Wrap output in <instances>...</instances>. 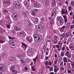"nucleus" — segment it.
<instances>
[{
	"label": "nucleus",
	"mask_w": 74,
	"mask_h": 74,
	"mask_svg": "<svg viewBox=\"0 0 74 74\" xmlns=\"http://www.w3.org/2000/svg\"><path fill=\"white\" fill-rule=\"evenodd\" d=\"M13 7L14 8H21L22 5L18 1L14 2L13 4Z\"/></svg>",
	"instance_id": "1"
},
{
	"label": "nucleus",
	"mask_w": 74,
	"mask_h": 74,
	"mask_svg": "<svg viewBox=\"0 0 74 74\" xmlns=\"http://www.w3.org/2000/svg\"><path fill=\"white\" fill-rule=\"evenodd\" d=\"M36 27L37 30L39 32H44L45 30V28H44V25H38L36 26Z\"/></svg>",
	"instance_id": "2"
},
{
	"label": "nucleus",
	"mask_w": 74,
	"mask_h": 74,
	"mask_svg": "<svg viewBox=\"0 0 74 74\" xmlns=\"http://www.w3.org/2000/svg\"><path fill=\"white\" fill-rule=\"evenodd\" d=\"M34 38L35 41H38V42H41L42 40V36H39L38 34H35L34 35Z\"/></svg>",
	"instance_id": "3"
},
{
	"label": "nucleus",
	"mask_w": 74,
	"mask_h": 74,
	"mask_svg": "<svg viewBox=\"0 0 74 74\" xmlns=\"http://www.w3.org/2000/svg\"><path fill=\"white\" fill-rule=\"evenodd\" d=\"M7 68L5 64L0 65V70L1 71H5L7 70Z\"/></svg>",
	"instance_id": "4"
},
{
	"label": "nucleus",
	"mask_w": 74,
	"mask_h": 74,
	"mask_svg": "<svg viewBox=\"0 0 74 74\" xmlns=\"http://www.w3.org/2000/svg\"><path fill=\"white\" fill-rule=\"evenodd\" d=\"M57 19L58 21H59L60 24V25H63L64 23V19L61 17V16H60L57 17Z\"/></svg>",
	"instance_id": "5"
},
{
	"label": "nucleus",
	"mask_w": 74,
	"mask_h": 74,
	"mask_svg": "<svg viewBox=\"0 0 74 74\" xmlns=\"http://www.w3.org/2000/svg\"><path fill=\"white\" fill-rule=\"evenodd\" d=\"M12 18L15 21L18 20V15L15 13H14L12 14Z\"/></svg>",
	"instance_id": "6"
},
{
	"label": "nucleus",
	"mask_w": 74,
	"mask_h": 74,
	"mask_svg": "<svg viewBox=\"0 0 74 74\" xmlns=\"http://www.w3.org/2000/svg\"><path fill=\"white\" fill-rule=\"evenodd\" d=\"M34 6L36 8H38L40 6V5L38 2L37 1L34 2Z\"/></svg>",
	"instance_id": "7"
},
{
	"label": "nucleus",
	"mask_w": 74,
	"mask_h": 74,
	"mask_svg": "<svg viewBox=\"0 0 74 74\" xmlns=\"http://www.w3.org/2000/svg\"><path fill=\"white\" fill-rule=\"evenodd\" d=\"M62 14H64V15L67 14L68 13L67 10H65L64 9H62Z\"/></svg>",
	"instance_id": "8"
},
{
	"label": "nucleus",
	"mask_w": 74,
	"mask_h": 74,
	"mask_svg": "<svg viewBox=\"0 0 74 74\" xmlns=\"http://www.w3.org/2000/svg\"><path fill=\"white\" fill-rule=\"evenodd\" d=\"M64 20L65 23H66L67 21V16L65 15H64L63 16Z\"/></svg>",
	"instance_id": "9"
},
{
	"label": "nucleus",
	"mask_w": 74,
	"mask_h": 74,
	"mask_svg": "<svg viewBox=\"0 0 74 74\" xmlns=\"http://www.w3.org/2000/svg\"><path fill=\"white\" fill-rule=\"evenodd\" d=\"M4 3H5V4H8L9 5H10L11 3H10V1H3Z\"/></svg>",
	"instance_id": "10"
},
{
	"label": "nucleus",
	"mask_w": 74,
	"mask_h": 74,
	"mask_svg": "<svg viewBox=\"0 0 74 74\" xmlns=\"http://www.w3.org/2000/svg\"><path fill=\"white\" fill-rule=\"evenodd\" d=\"M52 18H53V17L52 16H51V17H49V19H50V23L51 24H52L53 23V19H52Z\"/></svg>",
	"instance_id": "11"
},
{
	"label": "nucleus",
	"mask_w": 74,
	"mask_h": 74,
	"mask_svg": "<svg viewBox=\"0 0 74 74\" xmlns=\"http://www.w3.org/2000/svg\"><path fill=\"white\" fill-rule=\"evenodd\" d=\"M19 34L20 35L22 34V35H23V36H26V34L24 33V32L23 31L20 32L19 33Z\"/></svg>",
	"instance_id": "12"
},
{
	"label": "nucleus",
	"mask_w": 74,
	"mask_h": 74,
	"mask_svg": "<svg viewBox=\"0 0 74 74\" xmlns=\"http://www.w3.org/2000/svg\"><path fill=\"white\" fill-rule=\"evenodd\" d=\"M26 39L29 42H31L33 41V39L32 38L31 39H29L28 36L26 37Z\"/></svg>",
	"instance_id": "13"
},
{
	"label": "nucleus",
	"mask_w": 74,
	"mask_h": 74,
	"mask_svg": "<svg viewBox=\"0 0 74 74\" xmlns=\"http://www.w3.org/2000/svg\"><path fill=\"white\" fill-rule=\"evenodd\" d=\"M32 71H36V69L35 66V65H33L31 67Z\"/></svg>",
	"instance_id": "14"
},
{
	"label": "nucleus",
	"mask_w": 74,
	"mask_h": 74,
	"mask_svg": "<svg viewBox=\"0 0 74 74\" xmlns=\"http://www.w3.org/2000/svg\"><path fill=\"white\" fill-rule=\"evenodd\" d=\"M15 59V58L14 57H9V60L11 62L14 61Z\"/></svg>",
	"instance_id": "15"
},
{
	"label": "nucleus",
	"mask_w": 74,
	"mask_h": 74,
	"mask_svg": "<svg viewBox=\"0 0 74 74\" xmlns=\"http://www.w3.org/2000/svg\"><path fill=\"white\" fill-rule=\"evenodd\" d=\"M10 45L11 47L12 48H15L16 47L15 45V44H14V43L10 44Z\"/></svg>",
	"instance_id": "16"
},
{
	"label": "nucleus",
	"mask_w": 74,
	"mask_h": 74,
	"mask_svg": "<svg viewBox=\"0 0 74 74\" xmlns=\"http://www.w3.org/2000/svg\"><path fill=\"white\" fill-rule=\"evenodd\" d=\"M14 29L17 31H20V30H21V29H20L18 27L16 26H15V27L14 28Z\"/></svg>",
	"instance_id": "17"
},
{
	"label": "nucleus",
	"mask_w": 74,
	"mask_h": 74,
	"mask_svg": "<svg viewBox=\"0 0 74 74\" xmlns=\"http://www.w3.org/2000/svg\"><path fill=\"white\" fill-rule=\"evenodd\" d=\"M66 38H68L70 35V32H68L67 33H66Z\"/></svg>",
	"instance_id": "18"
},
{
	"label": "nucleus",
	"mask_w": 74,
	"mask_h": 74,
	"mask_svg": "<svg viewBox=\"0 0 74 74\" xmlns=\"http://www.w3.org/2000/svg\"><path fill=\"white\" fill-rule=\"evenodd\" d=\"M61 36H62V37L63 38H64L66 37V34L63 33L61 35Z\"/></svg>",
	"instance_id": "19"
},
{
	"label": "nucleus",
	"mask_w": 74,
	"mask_h": 74,
	"mask_svg": "<svg viewBox=\"0 0 74 74\" xmlns=\"http://www.w3.org/2000/svg\"><path fill=\"white\" fill-rule=\"evenodd\" d=\"M12 74H16L17 73V71H16V70H15V69L12 71Z\"/></svg>",
	"instance_id": "20"
},
{
	"label": "nucleus",
	"mask_w": 74,
	"mask_h": 74,
	"mask_svg": "<svg viewBox=\"0 0 74 74\" xmlns=\"http://www.w3.org/2000/svg\"><path fill=\"white\" fill-rule=\"evenodd\" d=\"M58 44L60 45H62V44H63V41L60 40Z\"/></svg>",
	"instance_id": "21"
},
{
	"label": "nucleus",
	"mask_w": 74,
	"mask_h": 74,
	"mask_svg": "<svg viewBox=\"0 0 74 74\" xmlns=\"http://www.w3.org/2000/svg\"><path fill=\"white\" fill-rule=\"evenodd\" d=\"M21 44H22V45H23V46H24L25 48H27V45L25 44L23 42H21Z\"/></svg>",
	"instance_id": "22"
},
{
	"label": "nucleus",
	"mask_w": 74,
	"mask_h": 74,
	"mask_svg": "<svg viewBox=\"0 0 74 74\" xmlns=\"http://www.w3.org/2000/svg\"><path fill=\"white\" fill-rule=\"evenodd\" d=\"M14 40H10V45L12 44H14Z\"/></svg>",
	"instance_id": "23"
},
{
	"label": "nucleus",
	"mask_w": 74,
	"mask_h": 74,
	"mask_svg": "<svg viewBox=\"0 0 74 74\" xmlns=\"http://www.w3.org/2000/svg\"><path fill=\"white\" fill-rule=\"evenodd\" d=\"M52 4L53 5H55L56 4V1L55 0H53L52 1Z\"/></svg>",
	"instance_id": "24"
},
{
	"label": "nucleus",
	"mask_w": 74,
	"mask_h": 74,
	"mask_svg": "<svg viewBox=\"0 0 74 74\" xmlns=\"http://www.w3.org/2000/svg\"><path fill=\"white\" fill-rule=\"evenodd\" d=\"M15 66H11L10 69L11 70H12V71L13 70H15Z\"/></svg>",
	"instance_id": "25"
},
{
	"label": "nucleus",
	"mask_w": 74,
	"mask_h": 74,
	"mask_svg": "<svg viewBox=\"0 0 74 74\" xmlns=\"http://www.w3.org/2000/svg\"><path fill=\"white\" fill-rule=\"evenodd\" d=\"M63 61L64 62H65V63H66L67 62V58L66 57H64V59H63Z\"/></svg>",
	"instance_id": "26"
},
{
	"label": "nucleus",
	"mask_w": 74,
	"mask_h": 74,
	"mask_svg": "<svg viewBox=\"0 0 74 74\" xmlns=\"http://www.w3.org/2000/svg\"><path fill=\"white\" fill-rule=\"evenodd\" d=\"M70 4L71 6H73L74 5V1H71Z\"/></svg>",
	"instance_id": "27"
},
{
	"label": "nucleus",
	"mask_w": 74,
	"mask_h": 74,
	"mask_svg": "<svg viewBox=\"0 0 74 74\" xmlns=\"http://www.w3.org/2000/svg\"><path fill=\"white\" fill-rule=\"evenodd\" d=\"M8 12V10H7V9H4L3 10V12L4 13H7Z\"/></svg>",
	"instance_id": "28"
},
{
	"label": "nucleus",
	"mask_w": 74,
	"mask_h": 74,
	"mask_svg": "<svg viewBox=\"0 0 74 74\" xmlns=\"http://www.w3.org/2000/svg\"><path fill=\"white\" fill-rule=\"evenodd\" d=\"M8 37L10 40L11 39H15V37H11L9 36Z\"/></svg>",
	"instance_id": "29"
},
{
	"label": "nucleus",
	"mask_w": 74,
	"mask_h": 74,
	"mask_svg": "<svg viewBox=\"0 0 74 74\" xmlns=\"http://www.w3.org/2000/svg\"><path fill=\"white\" fill-rule=\"evenodd\" d=\"M45 4L47 7H48V6H49V2H46L45 3Z\"/></svg>",
	"instance_id": "30"
},
{
	"label": "nucleus",
	"mask_w": 74,
	"mask_h": 74,
	"mask_svg": "<svg viewBox=\"0 0 74 74\" xmlns=\"http://www.w3.org/2000/svg\"><path fill=\"white\" fill-rule=\"evenodd\" d=\"M22 15L23 16H26V14L25 12H23L22 13Z\"/></svg>",
	"instance_id": "31"
},
{
	"label": "nucleus",
	"mask_w": 74,
	"mask_h": 74,
	"mask_svg": "<svg viewBox=\"0 0 74 74\" xmlns=\"http://www.w3.org/2000/svg\"><path fill=\"white\" fill-rule=\"evenodd\" d=\"M53 42L54 44H56L58 42V40L56 39L54 40L53 41Z\"/></svg>",
	"instance_id": "32"
},
{
	"label": "nucleus",
	"mask_w": 74,
	"mask_h": 74,
	"mask_svg": "<svg viewBox=\"0 0 74 74\" xmlns=\"http://www.w3.org/2000/svg\"><path fill=\"white\" fill-rule=\"evenodd\" d=\"M5 42V41L4 40H2L1 39L0 40V43L1 44H2Z\"/></svg>",
	"instance_id": "33"
},
{
	"label": "nucleus",
	"mask_w": 74,
	"mask_h": 74,
	"mask_svg": "<svg viewBox=\"0 0 74 74\" xmlns=\"http://www.w3.org/2000/svg\"><path fill=\"white\" fill-rule=\"evenodd\" d=\"M71 66H74V62L73 61H71Z\"/></svg>",
	"instance_id": "34"
},
{
	"label": "nucleus",
	"mask_w": 74,
	"mask_h": 74,
	"mask_svg": "<svg viewBox=\"0 0 74 74\" xmlns=\"http://www.w3.org/2000/svg\"><path fill=\"white\" fill-rule=\"evenodd\" d=\"M32 26V23H29V24L27 25V27H30Z\"/></svg>",
	"instance_id": "35"
},
{
	"label": "nucleus",
	"mask_w": 74,
	"mask_h": 74,
	"mask_svg": "<svg viewBox=\"0 0 74 74\" xmlns=\"http://www.w3.org/2000/svg\"><path fill=\"white\" fill-rule=\"evenodd\" d=\"M70 23H68L67 24V26L66 27V28L67 29H69V28H70Z\"/></svg>",
	"instance_id": "36"
},
{
	"label": "nucleus",
	"mask_w": 74,
	"mask_h": 74,
	"mask_svg": "<svg viewBox=\"0 0 74 74\" xmlns=\"http://www.w3.org/2000/svg\"><path fill=\"white\" fill-rule=\"evenodd\" d=\"M36 21H34V23H36V24L38 22V18H36Z\"/></svg>",
	"instance_id": "37"
},
{
	"label": "nucleus",
	"mask_w": 74,
	"mask_h": 74,
	"mask_svg": "<svg viewBox=\"0 0 74 74\" xmlns=\"http://www.w3.org/2000/svg\"><path fill=\"white\" fill-rule=\"evenodd\" d=\"M72 10V8L70 6H69V11H71Z\"/></svg>",
	"instance_id": "38"
},
{
	"label": "nucleus",
	"mask_w": 74,
	"mask_h": 74,
	"mask_svg": "<svg viewBox=\"0 0 74 74\" xmlns=\"http://www.w3.org/2000/svg\"><path fill=\"white\" fill-rule=\"evenodd\" d=\"M64 55V51L63 53H61V56H63Z\"/></svg>",
	"instance_id": "39"
},
{
	"label": "nucleus",
	"mask_w": 74,
	"mask_h": 74,
	"mask_svg": "<svg viewBox=\"0 0 74 74\" xmlns=\"http://www.w3.org/2000/svg\"><path fill=\"white\" fill-rule=\"evenodd\" d=\"M3 38L4 37L1 35H0V40H3Z\"/></svg>",
	"instance_id": "40"
},
{
	"label": "nucleus",
	"mask_w": 74,
	"mask_h": 74,
	"mask_svg": "<svg viewBox=\"0 0 74 74\" xmlns=\"http://www.w3.org/2000/svg\"><path fill=\"white\" fill-rule=\"evenodd\" d=\"M16 57L18 58H19V59H21V55H17Z\"/></svg>",
	"instance_id": "41"
},
{
	"label": "nucleus",
	"mask_w": 74,
	"mask_h": 74,
	"mask_svg": "<svg viewBox=\"0 0 74 74\" xmlns=\"http://www.w3.org/2000/svg\"><path fill=\"white\" fill-rule=\"evenodd\" d=\"M41 22H44V19L43 18H41Z\"/></svg>",
	"instance_id": "42"
},
{
	"label": "nucleus",
	"mask_w": 74,
	"mask_h": 74,
	"mask_svg": "<svg viewBox=\"0 0 74 74\" xmlns=\"http://www.w3.org/2000/svg\"><path fill=\"white\" fill-rule=\"evenodd\" d=\"M74 25H71V29H73V28H74Z\"/></svg>",
	"instance_id": "43"
},
{
	"label": "nucleus",
	"mask_w": 74,
	"mask_h": 74,
	"mask_svg": "<svg viewBox=\"0 0 74 74\" xmlns=\"http://www.w3.org/2000/svg\"><path fill=\"white\" fill-rule=\"evenodd\" d=\"M32 15H33V16H36V13H35L34 12H32Z\"/></svg>",
	"instance_id": "44"
},
{
	"label": "nucleus",
	"mask_w": 74,
	"mask_h": 74,
	"mask_svg": "<svg viewBox=\"0 0 74 74\" xmlns=\"http://www.w3.org/2000/svg\"><path fill=\"white\" fill-rule=\"evenodd\" d=\"M43 49H44V52H45V50H46V47L45 46H44Z\"/></svg>",
	"instance_id": "45"
},
{
	"label": "nucleus",
	"mask_w": 74,
	"mask_h": 74,
	"mask_svg": "<svg viewBox=\"0 0 74 74\" xmlns=\"http://www.w3.org/2000/svg\"><path fill=\"white\" fill-rule=\"evenodd\" d=\"M57 10H58V9L56 8H54L53 11H57Z\"/></svg>",
	"instance_id": "46"
},
{
	"label": "nucleus",
	"mask_w": 74,
	"mask_h": 74,
	"mask_svg": "<svg viewBox=\"0 0 74 74\" xmlns=\"http://www.w3.org/2000/svg\"><path fill=\"white\" fill-rule=\"evenodd\" d=\"M33 11H34V12H38V10H37V9H35L33 10Z\"/></svg>",
	"instance_id": "47"
},
{
	"label": "nucleus",
	"mask_w": 74,
	"mask_h": 74,
	"mask_svg": "<svg viewBox=\"0 0 74 74\" xmlns=\"http://www.w3.org/2000/svg\"><path fill=\"white\" fill-rule=\"evenodd\" d=\"M58 36H54V39L55 40H57L58 39Z\"/></svg>",
	"instance_id": "48"
},
{
	"label": "nucleus",
	"mask_w": 74,
	"mask_h": 74,
	"mask_svg": "<svg viewBox=\"0 0 74 74\" xmlns=\"http://www.w3.org/2000/svg\"><path fill=\"white\" fill-rule=\"evenodd\" d=\"M70 54V53L69 52V51H67L66 52V55H68L69 54Z\"/></svg>",
	"instance_id": "49"
},
{
	"label": "nucleus",
	"mask_w": 74,
	"mask_h": 74,
	"mask_svg": "<svg viewBox=\"0 0 74 74\" xmlns=\"http://www.w3.org/2000/svg\"><path fill=\"white\" fill-rule=\"evenodd\" d=\"M44 1L45 3L49 2V1L48 0H44Z\"/></svg>",
	"instance_id": "50"
},
{
	"label": "nucleus",
	"mask_w": 74,
	"mask_h": 74,
	"mask_svg": "<svg viewBox=\"0 0 74 74\" xmlns=\"http://www.w3.org/2000/svg\"><path fill=\"white\" fill-rule=\"evenodd\" d=\"M22 64H23V65H26V63L25 62H23Z\"/></svg>",
	"instance_id": "51"
},
{
	"label": "nucleus",
	"mask_w": 74,
	"mask_h": 74,
	"mask_svg": "<svg viewBox=\"0 0 74 74\" xmlns=\"http://www.w3.org/2000/svg\"><path fill=\"white\" fill-rule=\"evenodd\" d=\"M68 73H69V74H70L71 73V70H68L67 71Z\"/></svg>",
	"instance_id": "52"
},
{
	"label": "nucleus",
	"mask_w": 74,
	"mask_h": 74,
	"mask_svg": "<svg viewBox=\"0 0 74 74\" xmlns=\"http://www.w3.org/2000/svg\"><path fill=\"white\" fill-rule=\"evenodd\" d=\"M44 49H43V48L42 49V51H41V52H42V53H44V52H45V51H44Z\"/></svg>",
	"instance_id": "53"
},
{
	"label": "nucleus",
	"mask_w": 74,
	"mask_h": 74,
	"mask_svg": "<svg viewBox=\"0 0 74 74\" xmlns=\"http://www.w3.org/2000/svg\"><path fill=\"white\" fill-rule=\"evenodd\" d=\"M50 71H53V68L52 67H51L50 69Z\"/></svg>",
	"instance_id": "54"
},
{
	"label": "nucleus",
	"mask_w": 74,
	"mask_h": 74,
	"mask_svg": "<svg viewBox=\"0 0 74 74\" xmlns=\"http://www.w3.org/2000/svg\"><path fill=\"white\" fill-rule=\"evenodd\" d=\"M27 10H30V7H29V6H28L27 8Z\"/></svg>",
	"instance_id": "55"
},
{
	"label": "nucleus",
	"mask_w": 74,
	"mask_h": 74,
	"mask_svg": "<svg viewBox=\"0 0 74 74\" xmlns=\"http://www.w3.org/2000/svg\"><path fill=\"white\" fill-rule=\"evenodd\" d=\"M27 22H28L29 23H32L31 22H30V21L29 20H27Z\"/></svg>",
	"instance_id": "56"
},
{
	"label": "nucleus",
	"mask_w": 74,
	"mask_h": 74,
	"mask_svg": "<svg viewBox=\"0 0 74 74\" xmlns=\"http://www.w3.org/2000/svg\"><path fill=\"white\" fill-rule=\"evenodd\" d=\"M66 49L67 51H69V48H68V47H67V46L66 47Z\"/></svg>",
	"instance_id": "57"
},
{
	"label": "nucleus",
	"mask_w": 74,
	"mask_h": 74,
	"mask_svg": "<svg viewBox=\"0 0 74 74\" xmlns=\"http://www.w3.org/2000/svg\"><path fill=\"white\" fill-rule=\"evenodd\" d=\"M56 12H57V11H54L53 10V13H54V14H55V15H56Z\"/></svg>",
	"instance_id": "58"
},
{
	"label": "nucleus",
	"mask_w": 74,
	"mask_h": 74,
	"mask_svg": "<svg viewBox=\"0 0 74 74\" xmlns=\"http://www.w3.org/2000/svg\"><path fill=\"white\" fill-rule=\"evenodd\" d=\"M7 27L8 28H9V29H10V25H7Z\"/></svg>",
	"instance_id": "59"
},
{
	"label": "nucleus",
	"mask_w": 74,
	"mask_h": 74,
	"mask_svg": "<svg viewBox=\"0 0 74 74\" xmlns=\"http://www.w3.org/2000/svg\"><path fill=\"white\" fill-rule=\"evenodd\" d=\"M54 71L55 73H57V70L56 69H54Z\"/></svg>",
	"instance_id": "60"
},
{
	"label": "nucleus",
	"mask_w": 74,
	"mask_h": 74,
	"mask_svg": "<svg viewBox=\"0 0 74 74\" xmlns=\"http://www.w3.org/2000/svg\"><path fill=\"white\" fill-rule=\"evenodd\" d=\"M67 56L68 58H70L71 56V54H69V55Z\"/></svg>",
	"instance_id": "61"
},
{
	"label": "nucleus",
	"mask_w": 74,
	"mask_h": 74,
	"mask_svg": "<svg viewBox=\"0 0 74 74\" xmlns=\"http://www.w3.org/2000/svg\"><path fill=\"white\" fill-rule=\"evenodd\" d=\"M56 47H57V48H59V47H60V46L59 45H56Z\"/></svg>",
	"instance_id": "62"
},
{
	"label": "nucleus",
	"mask_w": 74,
	"mask_h": 74,
	"mask_svg": "<svg viewBox=\"0 0 74 74\" xmlns=\"http://www.w3.org/2000/svg\"><path fill=\"white\" fill-rule=\"evenodd\" d=\"M73 15V12H71L70 13V15L71 16V15Z\"/></svg>",
	"instance_id": "63"
},
{
	"label": "nucleus",
	"mask_w": 74,
	"mask_h": 74,
	"mask_svg": "<svg viewBox=\"0 0 74 74\" xmlns=\"http://www.w3.org/2000/svg\"><path fill=\"white\" fill-rule=\"evenodd\" d=\"M48 53H49L48 52L46 51V55H48Z\"/></svg>",
	"instance_id": "64"
}]
</instances>
